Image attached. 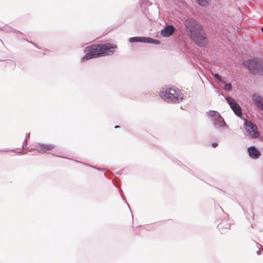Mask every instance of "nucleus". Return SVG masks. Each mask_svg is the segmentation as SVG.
I'll list each match as a JSON object with an SVG mask.
<instances>
[{
    "label": "nucleus",
    "mask_w": 263,
    "mask_h": 263,
    "mask_svg": "<svg viewBox=\"0 0 263 263\" xmlns=\"http://www.w3.org/2000/svg\"><path fill=\"white\" fill-rule=\"evenodd\" d=\"M183 25L185 33L196 45L200 47H205L208 45L207 33L199 21L189 17L183 21Z\"/></svg>",
    "instance_id": "1"
},
{
    "label": "nucleus",
    "mask_w": 263,
    "mask_h": 263,
    "mask_svg": "<svg viewBox=\"0 0 263 263\" xmlns=\"http://www.w3.org/2000/svg\"><path fill=\"white\" fill-rule=\"evenodd\" d=\"M159 96L167 102L178 103L183 99L181 91L174 86H165L160 91Z\"/></svg>",
    "instance_id": "2"
},
{
    "label": "nucleus",
    "mask_w": 263,
    "mask_h": 263,
    "mask_svg": "<svg viewBox=\"0 0 263 263\" xmlns=\"http://www.w3.org/2000/svg\"><path fill=\"white\" fill-rule=\"evenodd\" d=\"M243 65L250 73L263 75V60L258 58H253L245 61Z\"/></svg>",
    "instance_id": "3"
},
{
    "label": "nucleus",
    "mask_w": 263,
    "mask_h": 263,
    "mask_svg": "<svg viewBox=\"0 0 263 263\" xmlns=\"http://www.w3.org/2000/svg\"><path fill=\"white\" fill-rule=\"evenodd\" d=\"M245 128L248 135L252 138H257L259 136V133L256 125L250 121H246Z\"/></svg>",
    "instance_id": "4"
},
{
    "label": "nucleus",
    "mask_w": 263,
    "mask_h": 263,
    "mask_svg": "<svg viewBox=\"0 0 263 263\" xmlns=\"http://www.w3.org/2000/svg\"><path fill=\"white\" fill-rule=\"evenodd\" d=\"M128 40L130 43H142L155 45H159L160 44V42L159 40L148 36H134L129 37Z\"/></svg>",
    "instance_id": "5"
},
{
    "label": "nucleus",
    "mask_w": 263,
    "mask_h": 263,
    "mask_svg": "<svg viewBox=\"0 0 263 263\" xmlns=\"http://www.w3.org/2000/svg\"><path fill=\"white\" fill-rule=\"evenodd\" d=\"M117 46L111 43H104L100 44H92L87 46L84 49H116Z\"/></svg>",
    "instance_id": "6"
},
{
    "label": "nucleus",
    "mask_w": 263,
    "mask_h": 263,
    "mask_svg": "<svg viewBox=\"0 0 263 263\" xmlns=\"http://www.w3.org/2000/svg\"><path fill=\"white\" fill-rule=\"evenodd\" d=\"M226 99L234 113L237 116L241 117L242 115L241 108L237 102L234 99L230 97H227Z\"/></svg>",
    "instance_id": "7"
},
{
    "label": "nucleus",
    "mask_w": 263,
    "mask_h": 263,
    "mask_svg": "<svg viewBox=\"0 0 263 263\" xmlns=\"http://www.w3.org/2000/svg\"><path fill=\"white\" fill-rule=\"evenodd\" d=\"M176 31V28L173 25L165 24L160 31L161 35L164 37H168L172 36Z\"/></svg>",
    "instance_id": "8"
},
{
    "label": "nucleus",
    "mask_w": 263,
    "mask_h": 263,
    "mask_svg": "<svg viewBox=\"0 0 263 263\" xmlns=\"http://www.w3.org/2000/svg\"><path fill=\"white\" fill-rule=\"evenodd\" d=\"M92 52L87 53L86 55L82 58V61H85L92 58H97L106 54L105 51L108 50H92Z\"/></svg>",
    "instance_id": "9"
},
{
    "label": "nucleus",
    "mask_w": 263,
    "mask_h": 263,
    "mask_svg": "<svg viewBox=\"0 0 263 263\" xmlns=\"http://www.w3.org/2000/svg\"><path fill=\"white\" fill-rule=\"evenodd\" d=\"M54 148L52 144H39L36 146V149L40 153L43 154L47 151H51Z\"/></svg>",
    "instance_id": "10"
},
{
    "label": "nucleus",
    "mask_w": 263,
    "mask_h": 263,
    "mask_svg": "<svg viewBox=\"0 0 263 263\" xmlns=\"http://www.w3.org/2000/svg\"><path fill=\"white\" fill-rule=\"evenodd\" d=\"M248 151L249 154V156L254 159L258 158L260 155V152L254 146H251L248 148Z\"/></svg>",
    "instance_id": "11"
},
{
    "label": "nucleus",
    "mask_w": 263,
    "mask_h": 263,
    "mask_svg": "<svg viewBox=\"0 0 263 263\" xmlns=\"http://www.w3.org/2000/svg\"><path fill=\"white\" fill-rule=\"evenodd\" d=\"M253 101L258 107L263 111V97L258 95H254L253 96Z\"/></svg>",
    "instance_id": "12"
},
{
    "label": "nucleus",
    "mask_w": 263,
    "mask_h": 263,
    "mask_svg": "<svg viewBox=\"0 0 263 263\" xmlns=\"http://www.w3.org/2000/svg\"><path fill=\"white\" fill-rule=\"evenodd\" d=\"M213 123L217 127H223L226 125L224 119L220 115L218 117L216 118L215 120H213Z\"/></svg>",
    "instance_id": "13"
},
{
    "label": "nucleus",
    "mask_w": 263,
    "mask_h": 263,
    "mask_svg": "<svg viewBox=\"0 0 263 263\" xmlns=\"http://www.w3.org/2000/svg\"><path fill=\"white\" fill-rule=\"evenodd\" d=\"M0 30H2L6 32H14L16 34H22V33L17 30H15V29L10 27L9 26L6 25L4 26H3V28H0Z\"/></svg>",
    "instance_id": "14"
},
{
    "label": "nucleus",
    "mask_w": 263,
    "mask_h": 263,
    "mask_svg": "<svg viewBox=\"0 0 263 263\" xmlns=\"http://www.w3.org/2000/svg\"><path fill=\"white\" fill-rule=\"evenodd\" d=\"M195 1L198 5H199L201 6H206L211 2V0H195Z\"/></svg>",
    "instance_id": "15"
},
{
    "label": "nucleus",
    "mask_w": 263,
    "mask_h": 263,
    "mask_svg": "<svg viewBox=\"0 0 263 263\" xmlns=\"http://www.w3.org/2000/svg\"><path fill=\"white\" fill-rule=\"evenodd\" d=\"M209 115L211 117L213 118V121L215 120L216 119V118H217L219 117L220 114L216 111L214 110H210L208 112Z\"/></svg>",
    "instance_id": "16"
},
{
    "label": "nucleus",
    "mask_w": 263,
    "mask_h": 263,
    "mask_svg": "<svg viewBox=\"0 0 263 263\" xmlns=\"http://www.w3.org/2000/svg\"><path fill=\"white\" fill-rule=\"evenodd\" d=\"M232 89V87L231 84H226L224 86V89L228 91H230Z\"/></svg>",
    "instance_id": "17"
},
{
    "label": "nucleus",
    "mask_w": 263,
    "mask_h": 263,
    "mask_svg": "<svg viewBox=\"0 0 263 263\" xmlns=\"http://www.w3.org/2000/svg\"><path fill=\"white\" fill-rule=\"evenodd\" d=\"M214 75L215 78H216L217 79V80H218L219 81H220V82H221L222 83H224V82H223L222 80L221 77L218 74L215 73Z\"/></svg>",
    "instance_id": "18"
},
{
    "label": "nucleus",
    "mask_w": 263,
    "mask_h": 263,
    "mask_svg": "<svg viewBox=\"0 0 263 263\" xmlns=\"http://www.w3.org/2000/svg\"><path fill=\"white\" fill-rule=\"evenodd\" d=\"M25 41H26L28 43L32 44L35 47L39 49V48L37 47V46L35 43H33L32 42H30L28 40H26Z\"/></svg>",
    "instance_id": "19"
},
{
    "label": "nucleus",
    "mask_w": 263,
    "mask_h": 263,
    "mask_svg": "<svg viewBox=\"0 0 263 263\" xmlns=\"http://www.w3.org/2000/svg\"><path fill=\"white\" fill-rule=\"evenodd\" d=\"M212 145L214 148H215L217 146L218 144L216 143H213Z\"/></svg>",
    "instance_id": "20"
},
{
    "label": "nucleus",
    "mask_w": 263,
    "mask_h": 263,
    "mask_svg": "<svg viewBox=\"0 0 263 263\" xmlns=\"http://www.w3.org/2000/svg\"><path fill=\"white\" fill-rule=\"evenodd\" d=\"M261 31L262 33H263V26L261 28Z\"/></svg>",
    "instance_id": "21"
},
{
    "label": "nucleus",
    "mask_w": 263,
    "mask_h": 263,
    "mask_svg": "<svg viewBox=\"0 0 263 263\" xmlns=\"http://www.w3.org/2000/svg\"><path fill=\"white\" fill-rule=\"evenodd\" d=\"M119 127H120V126H118V125H117V126H115V128H119Z\"/></svg>",
    "instance_id": "22"
}]
</instances>
